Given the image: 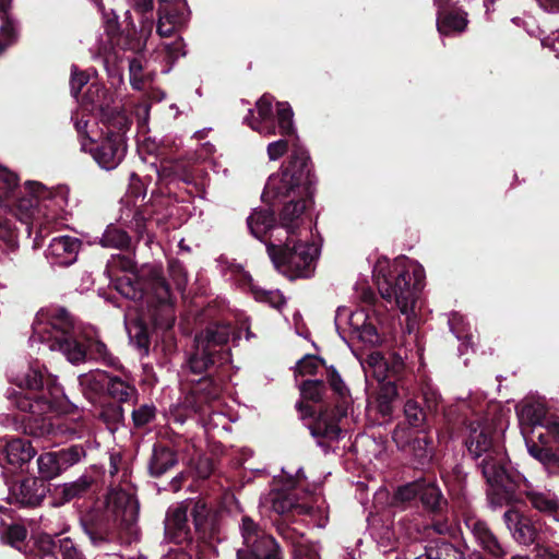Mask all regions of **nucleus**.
<instances>
[{
  "instance_id": "obj_39",
  "label": "nucleus",
  "mask_w": 559,
  "mask_h": 559,
  "mask_svg": "<svg viewBox=\"0 0 559 559\" xmlns=\"http://www.w3.org/2000/svg\"><path fill=\"white\" fill-rule=\"evenodd\" d=\"M242 276L243 280H246L250 285V288L255 300L269 304L271 307L275 309H281L285 305V298L280 290H265L262 288H257L251 285V276L249 274L243 273Z\"/></svg>"
},
{
  "instance_id": "obj_2",
  "label": "nucleus",
  "mask_w": 559,
  "mask_h": 559,
  "mask_svg": "<svg viewBox=\"0 0 559 559\" xmlns=\"http://www.w3.org/2000/svg\"><path fill=\"white\" fill-rule=\"evenodd\" d=\"M29 344L44 345L51 352L61 353L69 362L81 364L86 357L102 361L109 367H118L119 360L112 356L100 341H91L87 348L78 340V326L67 309L51 307L40 309L32 324Z\"/></svg>"
},
{
  "instance_id": "obj_25",
  "label": "nucleus",
  "mask_w": 559,
  "mask_h": 559,
  "mask_svg": "<svg viewBox=\"0 0 559 559\" xmlns=\"http://www.w3.org/2000/svg\"><path fill=\"white\" fill-rule=\"evenodd\" d=\"M187 510L182 507L170 509L165 520V532L170 540L182 544L190 540V531L187 525Z\"/></svg>"
},
{
  "instance_id": "obj_27",
  "label": "nucleus",
  "mask_w": 559,
  "mask_h": 559,
  "mask_svg": "<svg viewBox=\"0 0 559 559\" xmlns=\"http://www.w3.org/2000/svg\"><path fill=\"white\" fill-rule=\"evenodd\" d=\"M152 216L150 207H124L121 210L120 221L130 229L134 230L140 238L145 234L148 235L147 222ZM151 237L147 236V242Z\"/></svg>"
},
{
  "instance_id": "obj_56",
  "label": "nucleus",
  "mask_w": 559,
  "mask_h": 559,
  "mask_svg": "<svg viewBox=\"0 0 559 559\" xmlns=\"http://www.w3.org/2000/svg\"><path fill=\"white\" fill-rule=\"evenodd\" d=\"M323 360L313 355H306L297 362L296 371L300 374H314Z\"/></svg>"
},
{
  "instance_id": "obj_15",
  "label": "nucleus",
  "mask_w": 559,
  "mask_h": 559,
  "mask_svg": "<svg viewBox=\"0 0 559 559\" xmlns=\"http://www.w3.org/2000/svg\"><path fill=\"white\" fill-rule=\"evenodd\" d=\"M86 453L82 445L75 444L57 452H45L37 457V469L41 481L51 480L69 467L81 462Z\"/></svg>"
},
{
  "instance_id": "obj_48",
  "label": "nucleus",
  "mask_w": 559,
  "mask_h": 559,
  "mask_svg": "<svg viewBox=\"0 0 559 559\" xmlns=\"http://www.w3.org/2000/svg\"><path fill=\"white\" fill-rule=\"evenodd\" d=\"M325 391V385L322 380H306L300 384V393L302 397L319 402Z\"/></svg>"
},
{
  "instance_id": "obj_6",
  "label": "nucleus",
  "mask_w": 559,
  "mask_h": 559,
  "mask_svg": "<svg viewBox=\"0 0 559 559\" xmlns=\"http://www.w3.org/2000/svg\"><path fill=\"white\" fill-rule=\"evenodd\" d=\"M528 453L545 465L559 460V416L539 401L516 408Z\"/></svg>"
},
{
  "instance_id": "obj_20",
  "label": "nucleus",
  "mask_w": 559,
  "mask_h": 559,
  "mask_svg": "<svg viewBox=\"0 0 559 559\" xmlns=\"http://www.w3.org/2000/svg\"><path fill=\"white\" fill-rule=\"evenodd\" d=\"M35 455L36 450L28 440L0 438V467L22 469Z\"/></svg>"
},
{
  "instance_id": "obj_17",
  "label": "nucleus",
  "mask_w": 559,
  "mask_h": 559,
  "mask_svg": "<svg viewBox=\"0 0 559 559\" xmlns=\"http://www.w3.org/2000/svg\"><path fill=\"white\" fill-rule=\"evenodd\" d=\"M462 520L475 544L485 554L495 559H503L507 556L508 549L506 545L500 542L486 521L471 511L464 512Z\"/></svg>"
},
{
  "instance_id": "obj_28",
  "label": "nucleus",
  "mask_w": 559,
  "mask_h": 559,
  "mask_svg": "<svg viewBox=\"0 0 559 559\" xmlns=\"http://www.w3.org/2000/svg\"><path fill=\"white\" fill-rule=\"evenodd\" d=\"M177 462V455L171 449L162 444H155L148 462L150 474L154 477H159L173 468Z\"/></svg>"
},
{
  "instance_id": "obj_18",
  "label": "nucleus",
  "mask_w": 559,
  "mask_h": 559,
  "mask_svg": "<svg viewBox=\"0 0 559 559\" xmlns=\"http://www.w3.org/2000/svg\"><path fill=\"white\" fill-rule=\"evenodd\" d=\"M424 436L411 439L407 429L397 426L392 438L399 449L406 451L412 457L413 463L418 467L429 465L435 456L433 439L429 431L423 432Z\"/></svg>"
},
{
  "instance_id": "obj_44",
  "label": "nucleus",
  "mask_w": 559,
  "mask_h": 559,
  "mask_svg": "<svg viewBox=\"0 0 559 559\" xmlns=\"http://www.w3.org/2000/svg\"><path fill=\"white\" fill-rule=\"evenodd\" d=\"M185 44L181 38H177L176 40L171 43H164L160 48H158V51H162L165 53L166 60L173 64L178 58L186 55L185 50ZM171 69V66H168L162 70L163 73H168Z\"/></svg>"
},
{
  "instance_id": "obj_49",
  "label": "nucleus",
  "mask_w": 559,
  "mask_h": 559,
  "mask_svg": "<svg viewBox=\"0 0 559 559\" xmlns=\"http://www.w3.org/2000/svg\"><path fill=\"white\" fill-rule=\"evenodd\" d=\"M0 185L2 190L0 191V204H2L4 199L13 194L17 186V176L5 167L0 166Z\"/></svg>"
},
{
  "instance_id": "obj_50",
  "label": "nucleus",
  "mask_w": 559,
  "mask_h": 559,
  "mask_svg": "<svg viewBox=\"0 0 559 559\" xmlns=\"http://www.w3.org/2000/svg\"><path fill=\"white\" fill-rule=\"evenodd\" d=\"M326 379L334 393L337 394L344 401V403H346L347 399L349 397V390L333 366L328 368Z\"/></svg>"
},
{
  "instance_id": "obj_9",
  "label": "nucleus",
  "mask_w": 559,
  "mask_h": 559,
  "mask_svg": "<svg viewBox=\"0 0 559 559\" xmlns=\"http://www.w3.org/2000/svg\"><path fill=\"white\" fill-rule=\"evenodd\" d=\"M119 294L131 300L145 301L151 310L154 324L168 330L175 323L174 300L165 278L153 274L146 287L131 275H123L116 281Z\"/></svg>"
},
{
  "instance_id": "obj_34",
  "label": "nucleus",
  "mask_w": 559,
  "mask_h": 559,
  "mask_svg": "<svg viewBox=\"0 0 559 559\" xmlns=\"http://www.w3.org/2000/svg\"><path fill=\"white\" fill-rule=\"evenodd\" d=\"M449 325L451 332L461 342L459 352L461 355L466 353L467 348L473 344V334L471 325L465 321V318L460 313H452L449 318Z\"/></svg>"
},
{
  "instance_id": "obj_62",
  "label": "nucleus",
  "mask_w": 559,
  "mask_h": 559,
  "mask_svg": "<svg viewBox=\"0 0 559 559\" xmlns=\"http://www.w3.org/2000/svg\"><path fill=\"white\" fill-rule=\"evenodd\" d=\"M86 83H87V76L83 72H78L75 67H73L71 80H70L72 95L76 96Z\"/></svg>"
},
{
  "instance_id": "obj_32",
  "label": "nucleus",
  "mask_w": 559,
  "mask_h": 559,
  "mask_svg": "<svg viewBox=\"0 0 559 559\" xmlns=\"http://www.w3.org/2000/svg\"><path fill=\"white\" fill-rule=\"evenodd\" d=\"M531 504L538 511L551 516L559 522V500L555 493L550 491L530 490L526 492Z\"/></svg>"
},
{
  "instance_id": "obj_45",
  "label": "nucleus",
  "mask_w": 559,
  "mask_h": 559,
  "mask_svg": "<svg viewBox=\"0 0 559 559\" xmlns=\"http://www.w3.org/2000/svg\"><path fill=\"white\" fill-rule=\"evenodd\" d=\"M91 484V479L86 476H82L72 483L64 484L61 490L62 498L66 501H70L76 497H80L88 490Z\"/></svg>"
},
{
  "instance_id": "obj_26",
  "label": "nucleus",
  "mask_w": 559,
  "mask_h": 559,
  "mask_svg": "<svg viewBox=\"0 0 559 559\" xmlns=\"http://www.w3.org/2000/svg\"><path fill=\"white\" fill-rule=\"evenodd\" d=\"M248 228L252 236L265 242H272L273 227L277 226L273 213L270 210H255L247 219Z\"/></svg>"
},
{
  "instance_id": "obj_23",
  "label": "nucleus",
  "mask_w": 559,
  "mask_h": 559,
  "mask_svg": "<svg viewBox=\"0 0 559 559\" xmlns=\"http://www.w3.org/2000/svg\"><path fill=\"white\" fill-rule=\"evenodd\" d=\"M81 245L76 237H55L46 250V258L53 265L69 266L76 261Z\"/></svg>"
},
{
  "instance_id": "obj_55",
  "label": "nucleus",
  "mask_w": 559,
  "mask_h": 559,
  "mask_svg": "<svg viewBox=\"0 0 559 559\" xmlns=\"http://www.w3.org/2000/svg\"><path fill=\"white\" fill-rule=\"evenodd\" d=\"M155 406L144 404L132 412V419L136 427H143L155 417Z\"/></svg>"
},
{
  "instance_id": "obj_29",
  "label": "nucleus",
  "mask_w": 559,
  "mask_h": 559,
  "mask_svg": "<svg viewBox=\"0 0 559 559\" xmlns=\"http://www.w3.org/2000/svg\"><path fill=\"white\" fill-rule=\"evenodd\" d=\"M414 559H464V551L442 538L431 540L425 552Z\"/></svg>"
},
{
  "instance_id": "obj_30",
  "label": "nucleus",
  "mask_w": 559,
  "mask_h": 559,
  "mask_svg": "<svg viewBox=\"0 0 559 559\" xmlns=\"http://www.w3.org/2000/svg\"><path fill=\"white\" fill-rule=\"evenodd\" d=\"M272 509L278 514L296 513L311 514L313 508L304 503H299L295 498L286 491H276L272 495Z\"/></svg>"
},
{
  "instance_id": "obj_43",
  "label": "nucleus",
  "mask_w": 559,
  "mask_h": 559,
  "mask_svg": "<svg viewBox=\"0 0 559 559\" xmlns=\"http://www.w3.org/2000/svg\"><path fill=\"white\" fill-rule=\"evenodd\" d=\"M144 64L140 58L129 60L130 84L133 90L142 91L145 82L153 80L152 73L144 74Z\"/></svg>"
},
{
  "instance_id": "obj_14",
  "label": "nucleus",
  "mask_w": 559,
  "mask_h": 559,
  "mask_svg": "<svg viewBox=\"0 0 559 559\" xmlns=\"http://www.w3.org/2000/svg\"><path fill=\"white\" fill-rule=\"evenodd\" d=\"M311 199L282 201L283 207L278 213L277 226L273 227L272 240L285 241L284 238L302 236L305 211Z\"/></svg>"
},
{
  "instance_id": "obj_4",
  "label": "nucleus",
  "mask_w": 559,
  "mask_h": 559,
  "mask_svg": "<svg viewBox=\"0 0 559 559\" xmlns=\"http://www.w3.org/2000/svg\"><path fill=\"white\" fill-rule=\"evenodd\" d=\"M373 277L382 299L406 317L405 332L413 334L417 325L414 308L424 287V267L406 257L392 262L382 258L374 264Z\"/></svg>"
},
{
  "instance_id": "obj_13",
  "label": "nucleus",
  "mask_w": 559,
  "mask_h": 559,
  "mask_svg": "<svg viewBox=\"0 0 559 559\" xmlns=\"http://www.w3.org/2000/svg\"><path fill=\"white\" fill-rule=\"evenodd\" d=\"M273 96L264 94L257 103V116L253 109L248 110L245 117L247 123L252 130L264 136L269 135H290L295 133L294 112L287 102L276 103V112H273Z\"/></svg>"
},
{
  "instance_id": "obj_53",
  "label": "nucleus",
  "mask_w": 559,
  "mask_h": 559,
  "mask_svg": "<svg viewBox=\"0 0 559 559\" xmlns=\"http://www.w3.org/2000/svg\"><path fill=\"white\" fill-rule=\"evenodd\" d=\"M106 374L104 372L85 373L79 377V382L82 388H87L93 392H98L104 388Z\"/></svg>"
},
{
  "instance_id": "obj_10",
  "label": "nucleus",
  "mask_w": 559,
  "mask_h": 559,
  "mask_svg": "<svg viewBox=\"0 0 559 559\" xmlns=\"http://www.w3.org/2000/svg\"><path fill=\"white\" fill-rule=\"evenodd\" d=\"M233 340H240L227 323H211L194 337V353L190 355L187 367L195 374H201L210 366L223 365L229 361V350L225 346Z\"/></svg>"
},
{
  "instance_id": "obj_60",
  "label": "nucleus",
  "mask_w": 559,
  "mask_h": 559,
  "mask_svg": "<svg viewBox=\"0 0 559 559\" xmlns=\"http://www.w3.org/2000/svg\"><path fill=\"white\" fill-rule=\"evenodd\" d=\"M288 150V143L286 140H277L271 142L267 145L266 152L267 156L271 160H277L281 158Z\"/></svg>"
},
{
  "instance_id": "obj_36",
  "label": "nucleus",
  "mask_w": 559,
  "mask_h": 559,
  "mask_svg": "<svg viewBox=\"0 0 559 559\" xmlns=\"http://www.w3.org/2000/svg\"><path fill=\"white\" fill-rule=\"evenodd\" d=\"M99 243L104 248L123 250L130 247L131 238L126 230L111 224L103 233Z\"/></svg>"
},
{
  "instance_id": "obj_51",
  "label": "nucleus",
  "mask_w": 559,
  "mask_h": 559,
  "mask_svg": "<svg viewBox=\"0 0 559 559\" xmlns=\"http://www.w3.org/2000/svg\"><path fill=\"white\" fill-rule=\"evenodd\" d=\"M100 416L110 429H116L122 423L124 412L120 405L111 404L103 408Z\"/></svg>"
},
{
  "instance_id": "obj_16",
  "label": "nucleus",
  "mask_w": 559,
  "mask_h": 559,
  "mask_svg": "<svg viewBox=\"0 0 559 559\" xmlns=\"http://www.w3.org/2000/svg\"><path fill=\"white\" fill-rule=\"evenodd\" d=\"M240 533L243 544L255 559H281L280 546L251 518L242 516Z\"/></svg>"
},
{
  "instance_id": "obj_21",
  "label": "nucleus",
  "mask_w": 559,
  "mask_h": 559,
  "mask_svg": "<svg viewBox=\"0 0 559 559\" xmlns=\"http://www.w3.org/2000/svg\"><path fill=\"white\" fill-rule=\"evenodd\" d=\"M48 488L38 478L28 477L9 488L7 502L20 507H36L46 497Z\"/></svg>"
},
{
  "instance_id": "obj_59",
  "label": "nucleus",
  "mask_w": 559,
  "mask_h": 559,
  "mask_svg": "<svg viewBox=\"0 0 559 559\" xmlns=\"http://www.w3.org/2000/svg\"><path fill=\"white\" fill-rule=\"evenodd\" d=\"M96 4L99 8V10L102 11L103 21L105 24L106 32L108 34L116 33L119 27L118 16L116 15V13L114 11H110V12L105 11V9L103 8V5L100 3V0L98 2H96Z\"/></svg>"
},
{
  "instance_id": "obj_47",
  "label": "nucleus",
  "mask_w": 559,
  "mask_h": 559,
  "mask_svg": "<svg viewBox=\"0 0 559 559\" xmlns=\"http://www.w3.org/2000/svg\"><path fill=\"white\" fill-rule=\"evenodd\" d=\"M26 537H27L26 527L24 525L17 524V523L10 525L2 536V538L4 539V542L7 544L11 545L12 547H14L19 550L22 549V544L24 543Z\"/></svg>"
},
{
  "instance_id": "obj_38",
  "label": "nucleus",
  "mask_w": 559,
  "mask_h": 559,
  "mask_svg": "<svg viewBox=\"0 0 559 559\" xmlns=\"http://www.w3.org/2000/svg\"><path fill=\"white\" fill-rule=\"evenodd\" d=\"M183 5L185 0H159L158 17L160 15L169 16L165 21L178 28L185 22L183 13L179 12Z\"/></svg>"
},
{
  "instance_id": "obj_61",
  "label": "nucleus",
  "mask_w": 559,
  "mask_h": 559,
  "mask_svg": "<svg viewBox=\"0 0 559 559\" xmlns=\"http://www.w3.org/2000/svg\"><path fill=\"white\" fill-rule=\"evenodd\" d=\"M72 120L74 122V127L79 133L80 141L86 139L87 141H92L87 135V126L88 120L85 119V115L83 111H76L72 115Z\"/></svg>"
},
{
  "instance_id": "obj_19",
  "label": "nucleus",
  "mask_w": 559,
  "mask_h": 559,
  "mask_svg": "<svg viewBox=\"0 0 559 559\" xmlns=\"http://www.w3.org/2000/svg\"><path fill=\"white\" fill-rule=\"evenodd\" d=\"M348 324L349 332L367 345H377L380 343V335L376 326L368 321V314L364 309L349 311L347 308L340 307L336 310L335 326L341 334L345 331L344 325Z\"/></svg>"
},
{
  "instance_id": "obj_42",
  "label": "nucleus",
  "mask_w": 559,
  "mask_h": 559,
  "mask_svg": "<svg viewBox=\"0 0 559 559\" xmlns=\"http://www.w3.org/2000/svg\"><path fill=\"white\" fill-rule=\"evenodd\" d=\"M364 368L366 372H371L379 382L385 381L390 377L388 362L384 357L378 353L369 355Z\"/></svg>"
},
{
  "instance_id": "obj_31",
  "label": "nucleus",
  "mask_w": 559,
  "mask_h": 559,
  "mask_svg": "<svg viewBox=\"0 0 559 559\" xmlns=\"http://www.w3.org/2000/svg\"><path fill=\"white\" fill-rule=\"evenodd\" d=\"M11 0H0V53L11 44H13L19 34L16 22L10 17Z\"/></svg>"
},
{
  "instance_id": "obj_46",
  "label": "nucleus",
  "mask_w": 559,
  "mask_h": 559,
  "mask_svg": "<svg viewBox=\"0 0 559 559\" xmlns=\"http://www.w3.org/2000/svg\"><path fill=\"white\" fill-rule=\"evenodd\" d=\"M511 533L513 538L523 545H530L536 538V530L527 518H524Z\"/></svg>"
},
{
  "instance_id": "obj_8",
  "label": "nucleus",
  "mask_w": 559,
  "mask_h": 559,
  "mask_svg": "<svg viewBox=\"0 0 559 559\" xmlns=\"http://www.w3.org/2000/svg\"><path fill=\"white\" fill-rule=\"evenodd\" d=\"M313 176L308 152L297 146L290 159L280 171L272 174L265 185L263 197L278 201L311 199Z\"/></svg>"
},
{
  "instance_id": "obj_5",
  "label": "nucleus",
  "mask_w": 559,
  "mask_h": 559,
  "mask_svg": "<svg viewBox=\"0 0 559 559\" xmlns=\"http://www.w3.org/2000/svg\"><path fill=\"white\" fill-rule=\"evenodd\" d=\"M66 204L62 191H52L39 182L25 183L22 195L17 199L15 214L0 215V240L7 250L17 248V228L15 216L24 224L29 233L36 226L43 231L45 221L53 218Z\"/></svg>"
},
{
  "instance_id": "obj_3",
  "label": "nucleus",
  "mask_w": 559,
  "mask_h": 559,
  "mask_svg": "<svg viewBox=\"0 0 559 559\" xmlns=\"http://www.w3.org/2000/svg\"><path fill=\"white\" fill-rule=\"evenodd\" d=\"M20 390H8L7 399L10 407L25 414L23 420L27 423L24 431L40 438L53 433L55 426L61 429V424H52L46 415L61 408L64 393L56 379L45 376L39 367H29L15 380Z\"/></svg>"
},
{
  "instance_id": "obj_35",
  "label": "nucleus",
  "mask_w": 559,
  "mask_h": 559,
  "mask_svg": "<svg viewBox=\"0 0 559 559\" xmlns=\"http://www.w3.org/2000/svg\"><path fill=\"white\" fill-rule=\"evenodd\" d=\"M419 498L425 508L433 512L441 511L447 504L440 488L431 481H421Z\"/></svg>"
},
{
  "instance_id": "obj_12",
  "label": "nucleus",
  "mask_w": 559,
  "mask_h": 559,
  "mask_svg": "<svg viewBox=\"0 0 559 559\" xmlns=\"http://www.w3.org/2000/svg\"><path fill=\"white\" fill-rule=\"evenodd\" d=\"M466 447L476 461L485 479L497 480L503 475L507 455L503 448L493 441L491 428L480 421L471 423Z\"/></svg>"
},
{
  "instance_id": "obj_58",
  "label": "nucleus",
  "mask_w": 559,
  "mask_h": 559,
  "mask_svg": "<svg viewBox=\"0 0 559 559\" xmlns=\"http://www.w3.org/2000/svg\"><path fill=\"white\" fill-rule=\"evenodd\" d=\"M153 29V19H143L141 22V38L135 41L134 45L130 46V49L134 51H141L146 45L147 38L151 36Z\"/></svg>"
},
{
  "instance_id": "obj_54",
  "label": "nucleus",
  "mask_w": 559,
  "mask_h": 559,
  "mask_svg": "<svg viewBox=\"0 0 559 559\" xmlns=\"http://www.w3.org/2000/svg\"><path fill=\"white\" fill-rule=\"evenodd\" d=\"M37 546H38V551L41 555H36L34 559H57L55 551L58 546L51 536H49V535L41 536L38 539Z\"/></svg>"
},
{
  "instance_id": "obj_1",
  "label": "nucleus",
  "mask_w": 559,
  "mask_h": 559,
  "mask_svg": "<svg viewBox=\"0 0 559 559\" xmlns=\"http://www.w3.org/2000/svg\"><path fill=\"white\" fill-rule=\"evenodd\" d=\"M109 474L112 478L121 474L119 486L115 487V481L111 483L105 508L102 511L86 514L81 519V526L90 542L100 548L116 540L119 528L127 530L132 534L140 510L134 490L127 481L128 467L118 452H112L109 455Z\"/></svg>"
},
{
  "instance_id": "obj_52",
  "label": "nucleus",
  "mask_w": 559,
  "mask_h": 559,
  "mask_svg": "<svg viewBox=\"0 0 559 559\" xmlns=\"http://www.w3.org/2000/svg\"><path fill=\"white\" fill-rule=\"evenodd\" d=\"M423 480H415L397 488L394 499L400 502H407L419 496Z\"/></svg>"
},
{
  "instance_id": "obj_7",
  "label": "nucleus",
  "mask_w": 559,
  "mask_h": 559,
  "mask_svg": "<svg viewBox=\"0 0 559 559\" xmlns=\"http://www.w3.org/2000/svg\"><path fill=\"white\" fill-rule=\"evenodd\" d=\"M106 95V91L98 85H91L86 97L91 99L92 110L104 112L106 123L108 124L104 140L94 145L93 141L81 140V150L91 153L98 166L105 170H112L122 162L127 152L124 132L128 129V118L121 112H111L110 116L105 112V103L92 98L93 93Z\"/></svg>"
},
{
  "instance_id": "obj_41",
  "label": "nucleus",
  "mask_w": 559,
  "mask_h": 559,
  "mask_svg": "<svg viewBox=\"0 0 559 559\" xmlns=\"http://www.w3.org/2000/svg\"><path fill=\"white\" fill-rule=\"evenodd\" d=\"M191 516L197 531L206 532L212 526V509L203 500L194 501Z\"/></svg>"
},
{
  "instance_id": "obj_63",
  "label": "nucleus",
  "mask_w": 559,
  "mask_h": 559,
  "mask_svg": "<svg viewBox=\"0 0 559 559\" xmlns=\"http://www.w3.org/2000/svg\"><path fill=\"white\" fill-rule=\"evenodd\" d=\"M524 518L525 516L513 508L507 510L503 514V521L510 532H512V530L518 526Z\"/></svg>"
},
{
  "instance_id": "obj_40",
  "label": "nucleus",
  "mask_w": 559,
  "mask_h": 559,
  "mask_svg": "<svg viewBox=\"0 0 559 559\" xmlns=\"http://www.w3.org/2000/svg\"><path fill=\"white\" fill-rule=\"evenodd\" d=\"M108 393L119 402H128L136 394V389L120 378H109L107 384Z\"/></svg>"
},
{
  "instance_id": "obj_64",
  "label": "nucleus",
  "mask_w": 559,
  "mask_h": 559,
  "mask_svg": "<svg viewBox=\"0 0 559 559\" xmlns=\"http://www.w3.org/2000/svg\"><path fill=\"white\" fill-rule=\"evenodd\" d=\"M165 19H168L167 15H160L157 21V34L160 37H170L177 27L171 24H168Z\"/></svg>"
},
{
  "instance_id": "obj_33",
  "label": "nucleus",
  "mask_w": 559,
  "mask_h": 559,
  "mask_svg": "<svg viewBox=\"0 0 559 559\" xmlns=\"http://www.w3.org/2000/svg\"><path fill=\"white\" fill-rule=\"evenodd\" d=\"M467 25L466 14L462 11H440L437 14V28L441 35L462 33Z\"/></svg>"
},
{
  "instance_id": "obj_11",
  "label": "nucleus",
  "mask_w": 559,
  "mask_h": 559,
  "mask_svg": "<svg viewBox=\"0 0 559 559\" xmlns=\"http://www.w3.org/2000/svg\"><path fill=\"white\" fill-rule=\"evenodd\" d=\"M284 239L283 242L272 240L267 245V254L274 266L290 278L311 276L319 255L318 247L302 240L301 236Z\"/></svg>"
},
{
  "instance_id": "obj_57",
  "label": "nucleus",
  "mask_w": 559,
  "mask_h": 559,
  "mask_svg": "<svg viewBox=\"0 0 559 559\" xmlns=\"http://www.w3.org/2000/svg\"><path fill=\"white\" fill-rule=\"evenodd\" d=\"M58 548L63 559H84L73 540L69 537L59 538Z\"/></svg>"
},
{
  "instance_id": "obj_22",
  "label": "nucleus",
  "mask_w": 559,
  "mask_h": 559,
  "mask_svg": "<svg viewBox=\"0 0 559 559\" xmlns=\"http://www.w3.org/2000/svg\"><path fill=\"white\" fill-rule=\"evenodd\" d=\"M520 477L509 473L507 465H503V475L501 479H486L489 488L487 490V499L491 509L496 510L504 506L512 504L515 500V488Z\"/></svg>"
},
{
  "instance_id": "obj_24",
  "label": "nucleus",
  "mask_w": 559,
  "mask_h": 559,
  "mask_svg": "<svg viewBox=\"0 0 559 559\" xmlns=\"http://www.w3.org/2000/svg\"><path fill=\"white\" fill-rule=\"evenodd\" d=\"M311 436L317 440V444L325 452L331 448V442L341 438L342 429L337 420L326 414L320 415L309 427Z\"/></svg>"
},
{
  "instance_id": "obj_37",
  "label": "nucleus",
  "mask_w": 559,
  "mask_h": 559,
  "mask_svg": "<svg viewBox=\"0 0 559 559\" xmlns=\"http://www.w3.org/2000/svg\"><path fill=\"white\" fill-rule=\"evenodd\" d=\"M405 423L408 427L421 432L429 431L427 424V414L420 404L414 400H407L404 405Z\"/></svg>"
}]
</instances>
